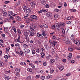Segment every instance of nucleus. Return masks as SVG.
I'll use <instances>...</instances> for the list:
<instances>
[{
    "instance_id": "nucleus-52",
    "label": "nucleus",
    "mask_w": 80,
    "mask_h": 80,
    "mask_svg": "<svg viewBox=\"0 0 80 80\" xmlns=\"http://www.w3.org/2000/svg\"><path fill=\"white\" fill-rule=\"evenodd\" d=\"M38 43L39 45V46H40L42 45V44H41V42H40V41H38Z\"/></svg>"
},
{
    "instance_id": "nucleus-43",
    "label": "nucleus",
    "mask_w": 80,
    "mask_h": 80,
    "mask_svg": "<svg viewBox=\"0 0 80 80\" xmlns=\"http://www.w3.org/2000/svg\"><path fill=\"white\" fill-rule=\"evenodd\" d=\"M15 75H16V76H17V77H20V74L18 73H16L15 74Z\"/></svg>"
},
{
    "instance_id": "nucleus-5",
    "label": "nucleus",
    "mask_w": 80,
    "mask_h": 80,
    "mask_svg": "<svg viewBox=\"0 0 80 80\" xmlns=\"http://www.w3.org/2000/svg\"><path fill=\"white\" fill-rule=\"evenodd\" d=\"M22 8H23L24 12H25V11L27 10V8H28V6H26L24 5L22 6Z\"/></svg>"
},
{
    "instance_id": "nucleus-7",
    "label": "nucleus",
    "mask_w": 80,
    "mask_h": 80,
    "mask_svg": "<svg viewBox=\"0 0 80 80\" xmlns=\"http://www.w3.org/2000/svg\"><path fill=\"white\" fill-rule=\"evenodd\" d=\"M33 31H35V29L32 28V27H30V30H28V33H31L32 32H33Z\"/></svg>"
},
{
    "instance_id": "nucleus-54",
    "label": "nucleus",
    "mask_w": 80,
    "mask_h": 80,
    "mask_svg": "<svg viewBox=\"0 0 80 80\" xmlns=\"http://www.w3.org/2000/svg\"><path fill=\"white\" fill-rule=\"evenodd\" d=\"M45 1L43 0L41 1V3L42 4H43V5H44V3H45Z\"/></svg>"
},
{
    "instance_id": "nucleus-51",
    "label": "nucleus",
    "mask_w": 80,
    "mask_h": 80,
    "mask_svg": "<svg viewBox=\"0 0 80 80\" xmlns=\"http://www.w3.org/2000/svg\"><path fill=\"white\" fill-rule=\"evenodd\" d=\"M7 15V12H5L3 13V15L4 16H6Z\"/></svg>"
},
{
    "instance_id": "nucleus-13",
    "label": "nucleus",
    "mask_w": 80,
    "mask_h": 80,
    "mask_svg": "<svg viewBox=\"0 0 80 80\" xmlns=\"http://www.w3.org/2000/svg\"><path fill=\"white\" fill-rule=\"evenodd\" d=\"M8 16H11V15H13V12H12V11H8Z\"/></svg>"
},
{
    "instance_id": "nucleus-2",
    "label": "nucleus",
    "mask_w": 80,
    "mask_h": 80,
    "mask_svg": "<svg viewBox=\"0 0 80 80\" xmlns=\"http://www.w3.org/2000/svg\"><path fill=\"white\" fill-rule=\"evenodd\" d=\"M61 30L62 31V37H65V28H61Z\"/></svg>"
},
{
    "instance_id": "nucleus-22",
    "label": "nucleus",
    "mask_w": 80,
    "mask_h": 80,
    "mask_svg": "<svg viewBox=\"0 0 80 80\" xmlns=\"http://www.w3.org/2000/svg\"><path fill=\"white\" fill-rule=\"evenodd\" d=\"M46 58L47 60H50V58H51V55H48V56L46 57Z\"/></svg>"
},
{
    "instance_id": "nucleus-56",
    "label": "nucleus",
    "mask_w": 80,
    "mask_h": 80,
    "mask_svg": "<svg viewBox=\"0 0 80 80\" xmlns=\"http://www.w3.org/2000/svg\"><path fill=\"white\" fill-rule=\"evenodd\" d=\"M39 27L40 28H43V26L41 24H40L39 25Z\"/></svg>"
},
{
    "instance_id": "nucleus-36",
    "label": "nucleus",
    "mask_w": 80,
    "mask_h": 80,
    "mask_svg": "<svg viewBox=\"0 0 80 80\" xmlns=\"http://www.w3.org/2000/svg\"><path fill=\"white\" fill-rule=\"evenodd\" d=\"M52 38L53 40H56L57 39V36L55 35H53L52 37Z\"/></svg>"
},
{
    "instance_id": "nucleus-62",
    "label": "nucleus",
    "mask_w": 80,
    "mask_h": 80,
    "mask_svg": "<svg viewBox=\"0 0 80 80\" xmlns=\"http://www.w3.org/2000/svg\"><path fill=\"white\" fill-rule=\"evenodd\" d=\"M41 55L42 56H45V53L43 52H42L41 53Z\"/></svg>"
},
{
    "instance_id": "nucleus-27",
    "label": "nucleus",
    "mask_w": 80,
    "mask_h": 80,
    "mask_svg": "<svg viewBox=\"0 0 80 80\" xmlns=\"http://www.w3.org/2000/svg\"><path fill=\"white\" fill-rule=\"evenodd\" d=\"M10 48H6V50L7 53H8V52H9V51L10 50Z\"/></svg>"
},
{
    "instance_id": "nucleus-55",
    "label": "nucleus",
    "mask_w": 80,
    "mask_h": 80,
    "mask_svg": "<svg viewBox=\"0 0 80 80\" xmlns=\"http://www.w3.org/2000/svg\"><path fill=\"white\" fill-rule=\"evenodd\" d=\"M10 3V1H5L4 2V3L5 4H7L8 3Z\"/></svg>"
},
{
    "instance_id": "nucleus-58",
    "label": "nucleus",
    "mask_w": 80,
    "mask_h": 80,
    "mask_svg": "<svg viewBox=\"0 0 80 80\" xmlns=\"http://www.w3.org/2000/svg\"><path fill=\"white\" fill-rule=\"evenodd\" d=\"M43 26L46 28H48V25H47L45 24L44 25H43Z\"/></svg>"
},
{
    "instance_id": "nucleus-59",
    "label": "nucleus",
    "mask_w": 80,
    "mask_h": 80,
    "mask_svg": "<svg viewBox=\"0 0 80 80\" xmlns=\"http://www.w3.org/2000/svg\"><path fill=\"white\" fill-rule=\"evenodd\" d=\"M44 36H42L40 37V39H41V40H43L44 39Z\"/></svg>"
},
{
    "instance_id": "nucleus-61",
    "label": "nucleus",
    "mask_w": 80,
    "mask_h": 80,
    "mask_svg": "<svg viewBox=\"0 0 80 80\" xmlns=\"http://www.w3.org/2000/svg\"><path fill=\"white\" fill-rule=\"evenodd\" d=\"M0 11L1 13H3V12H4V11H3V10L2 9H0Z\"/></svg>"
},
{
    "instance_id": "nucleus-3",
    "label": "nucleus",
    "mask_w": 80,
    "mask_h": 80,
    "mask_svg": "<svg viewBox=\"0 0 80 80\" xmlns=\"http://www.w3.org/2000/svg\"><path fill=\"white\" fill-rule=\"evenodd\" d=\"M30 18L33 20H38V17L35 15H31Z\"/></svg>"
},
{
    "instance_id": "nucleus-63",
    "label": "nucleus",
    "mask_w": 80,
    "mask_h": 80,
    "mask_svg": "<svg viewBox=\"0 0 80 80\" xmlns=\"http://www.w3.org/2000/svg\"><path fill=\"white\" fill-rule=\"evenodd\" d=\"M25 27L24 25H21L20 26V28H23V27Z\"/></svg>"
},
{
    "instance_id": "nucleus-29",
    "label": "nucleus",
    "mask_w": 80,
    "mask_h": 80,
    "mask_svg": "<svg viewBox=\"0 0 80 80\" xmlns=\"http://www.w3.org/2000/svg\"><path fill=\"white\" fill-rule=\"evenodd\" d=\"M65 23H63V22H62L61 23H60L59 24V26L60 27H64V26H65Z\"/></svg>"
},
{
    "instance_id": "nucleus-9",
    "label": "nucleus",
    "mask_w": 80,
    "mask_h": 80,
    "mask_svg": "<svg viewBox=\"0 0 80 80\" xmlns=\"http://www.w3.org/2000/svg\"><path fill=\"white\" fill-rule=\"evenodd\" d=\"M46 15L48 17H51L52 16V13L50 12H47Z\"/></svg>"
},
{
    "instance_id": "nucleus-20",
    "label": "nucleus",
    "mask_w": 80,
    "mask_h": 80,
    "mask_svg": "<svg viewBox=\"0 0 80 80\" xmlns=\"http://www.w3.org/2000/svg\"><path fill=\"white\" fill-rule=\"evenodd\" d=\"M4 78L6 80H10V77L7 76H4Z\"/></svg>"
},
{
    "instance_id": "nucleus-39",
    "label": "nucleus",
    "mask_w": 80,
    "mask_h": 80,
    "mask_svg": "<svg viewBox=\"0 0 80 80\" xmlns=\"http://www.w3.org/2000/svg\"><path fill=\"white\" fill-rule=\"evenodd\" d=\"M53 16L55 18H58V15L57 14H54Z\"/></svg>"
},
{
    "instance_id": "nucleus-16",
    "label": "nucleus",
    "mask_w": 80,
    "mask_h": 80,
    "mask_svg": "<svg viewBox=\"0 0 80 80\" xmlns=\"http://www.w3.org/2000/svg\"><path fill=\"white\" fill-rule=\"evenodd\" d=\"M16 19L17 21H21V18H20L19 16H18L16 17Z\"/></svg>"
},
{
    "instance_id": "nucleus-48",
    "label": "nucleus",
    "mask_w": 80,
    "mask_h": 80,
    "mask_svg": "<svg viewBox=\"0 0 80 80\" xmlns=\"http://www.w3.org/2000/svg\"><path fill=\"white\" fill-rule=\"evenodd\" d=\"M41 78L42 80H45V77L44 76H42L41 77Z\"/></svg>"
},
{
    "instance_id": "nucleus-6",
    "label": "nucleus",
    "mask_w": 80,
    "mask_h": 80,
    "mask_svg": "<svg viewBox=\"0 0 80 80\" xmlns=\"http://www.w3.org/2000/svg\"><path fill=\"white\" fill-rule=\"evenodd\" d=\"M56 28L58 30H60L62 28V27L60 25H58V23H56Z\"/></svg>"
},
{
    "instance_id": "nucleus-38",
    "label": "nucleus",
    "mask_w": 80,
    "mask_h": 80,
    "mask_svg": "<svg viewBox=\"0 0 80 80\" xmlns=\"http://www.w3.org/2000/svg\"><path fill=\"white\" fill-rule=\"evenodd\" d=\"M27 70L28 72H32L33 70L31 68H28L27 69Z\"/></svg>"
},
{
    "instance_id": "nucleus-46",
    "label": "nucleus",
    "mask_w": 80,
    "mask_h": 80,
    "mask_svg": "<svg viewBox=\"0 0 80 80\" xmlns=\"http://www.w3.org/2000/svg\"><path fill=\"white\" fill-rule=\"evenodd\" d=\"M23 47L24 48H27L28 47V45L26 44H24L23 45Z\"/></svg>"
},
{
    "instance_id": "nucleus-8",
    "label": "nucleus",
    "mask_w": 80,
    "mask_h": 80,
    "mask_svg": "<svg viewBox=\"0 0 80 80\" xmlns=\"http://www.w3.org/2000/svg\"><path fill=\"white\" fill-rule=\"evenodd\" d=\"M42 35L43 37L47 36V32L46 31L43 30L42 31Z\"/></svg>"
},
{
    "instance_id": "nucleus-14",
    "label": "nucleus",
    "mask_w": 80,
    "mask_h": 80,
    "mask_svg": "<svg viewBox=\"0 0 80 80\" xmlns=\"http://www.w3.org/2000/svg\"><path fill=\"white\" fill-rule=\"evenodd\" d=\"M35 35V33L34 32H32L30 33L29 35V37H33V36Z\"/></svg>"
},
{
    "instance_id": "nucleus-10",
    "label": "nucleus",
    "mask_w": 80,
    "mask_h": 80,
    "mask_svg": "<svg viewBox=\"0 0 80 80\" xmlns=\"http://www.w3.org/2000/svg\"><path fill=\"white\" fill-rule=\"evenodd\" d=\"M31 6L33 8H35V2H31Z\"/></svg>"
},
{
    "instance_id": "nucleus-24",
    "label": "nucleus",
    "mask_w": 80,
    "mask_h": 80,
    "mask_svg": "<svg viewBox=\"0 0 80 80\" xmlns=\"http://www.w3.org/2000/svg\"><path fill=\"white\" fill-rule=\"evenodd\" d=\"M55 63V60L54 59H51L50 60V63L51 64H53Z\"/></svg>"
},
{
    "instance_id": "nucleus-57",
    "label": "nucleus",
    "mask_w": 80,
    "mask_h": 80,
    "mask_svg": "<svg viewBox=\"0 0 80 80\" xmlns=\"http://www.w3.org/2000/svg\"><path fill=\"white\" fill-rule=\"evenodd\" d=\"M39 48H38L36 50V52H37V53H39Z\"/></svg>"
},
{
    "instance_id": "nucleus-45",
    "label": "nucleus",
    "mask_w": 80,
    "mask_h": 80,
    "mask_svg": "<svg viewBox=\"0 0 80 80\" xmlns=\"http://www.w3.org/2000/svg\"><path fill=\"white\" fill-rule=\"evenodd\" d=\"M68 50L69 52H72V51H73V49H72V48H69Z\"/></svg>"
},
{
    "instance_id": "nucleus-41",
    "label": "nucleus",
    "mask_w": 80,
    "mask_h": 80,
    "mask_svg": "<svg viewBox=\"0 0 80 80\" xmlns=\"http://www.w3.org/2000/svg\"><path fill=\"white\" fill-rule=\"evenodd\" d=\"M38 73H43V70L38 71Z\"/></svg>"
},
{
    "instance_id": "nucleus-4",
    "label": "nucleus",
    "mask_w": 80,
    "mask_h": 80,
    "mask_svg": "<svg viewBox=\"0 0 80 80\" xmlns=\"http://www.w3.org/2000/svg\"><path fill=\"white\" fill-rule=\"evenodd\" d=\"M24 52L25 53L27 54L28 53H29L30 52V50L29 49L25 48L24 50Z\"/></svg>"
},
{
    "instance_id": "nucleus-64",
    "label": "nucleus",
    "mask_w": 80,
    "mask_h": 80,
    "mask_svg": "<svg viewBox=\"0 0 80 80\" xmlns=\"http://www.w3.org/2000/svg\"><path fill=\"white\" fill-rule=\"evenodd\" d=\"M67 24H68V23H72V22L70 21H68L66 22Z\"/></svg>"
},
{
    "instance_id": "nucleus-28",
    "label": "nucleus",
    "mask_w": 80,
    "mask_h": 80,
    "mask_svg": "<svg viewBox=\"0 0 80 80\" xmlns=\"http://www.w3.org/2000/svg\"><path fill=\"white\" fill-rule=\"evenodd\" d=\"M40 51L41 52H44L45 50V49L43 48H41V49H40Z\"/></svg>"
},
{
    "instance_id": "nucleus-34",
    "label": "nucleus",
    "mask_w": 80,
    "mask_h": 80,
    "mask_svg": "<svg viewBox=\"0 0 80 80\" xmlns=\"http://www.w3.org/2000/svg\"><path fill=\"white\" fill-rule=\"evenodd\" d=\"M37 28V26L36 25H33L32 26V28H33V29H35V28Z\"/></svg>"
},
{
    "instance_id": "nucleus-30",
    "label": "nucleus",
    "mask_w": 80,
    "mask_h": 80,
    "mask_svg": "<svg viewBox=\"0 0 80 80\" xmlns=\"http://www.w3.org/2000/svg\"><path fill=\"white\" fill-rule=\"evenodd\" d=\"M15 71L17 73H19L20 72V68H16L15 69Z\"/></svg>"
},
{
    "instance_id": "nucleus-18",
    "label": "nucleus",
    "mask_w": 80,
    "mask_h": 80,
    "mask_svg": "<svg viewBox=\"0 0 80 80\" xmlns=\"http://www.w3.org/2000/svg\"><path fill=\"white\" fill-rule=\"evenodd\" d=\"M18 33V36H20L21 35V33H22V32H21V31L20 29H18L17 30Z\"/></svg>"
},
{
    "instance_id": "nucleus-33",
    "label": "nucleus",
    "mask_w": 80,
    "mask_h": 80,
    "mask_svg": "<svg viewBox=\"0 0 80 80\" xmlns=\"http://www.w3.org/2000/svg\"><path fill=\"white\" fill-rule=\"evenodd\" d=\"M28 32H24V35L25 36H27L28 35Z\"/></svg>"
},
{
    "instance_id": "nucleus-32",
    "label": "nucleus",
    "mask_w": 80,
    "mask_h": 80,
    "mask_svg": "<svg viewBox=\"0 0 80 80\" xmlns=\"http://www.w3.org/2000/svg\"><path fill=\"white\" fill-rule=\"evenodd\" d=\"M32 55H35V54L36 53V52H35V50L34 49H32Z\"/></svg>"
},
{
    "instance_id": "nucleus-26",
    "label": "nucleus",
    "mask_w": 80,
    "mask_h": 80,
    "mask_svg": "<svg viewBox=\"0 0 80 80\" xmlns=\"http://www.w3.org/2000/svg\"><path fill=\"white\" fill-rule=\"evenodd\" d=\"M4 29V31L6 33H8V28L5 27Z\"/></svg>"
},
{
    "instance_id": "nucleus-11",
    "label": "nucleus",
    "mask_w": 80,
    "mask_h": 80,
    "mask_svg": "<svg viewBox=\"0 0 80 80\" xmlns=\"http://www.w3.org/2000/svg\"><path fill=\"white\" fill-rule=\"evenodd\" d=\"M14 46L15 47H17V49H19V50H20V44L17 43L15 44Z\"/></svg>"
},
{
    "instance_id": "nucleus-12",
    "label": "nucleus",
    "mask_w": 80,
    "mask_h": 80,
    "mask_svg": "<svg viewBox=\"0 0 80 80\" xmlns=\"http://www.w3.org/2000/svg\"><path fill=\"white\" fill-rule=\"evenodd\" d=\"M72 41H75V36L73 34H72L71 37H70Z\"/></svg>"
},
{
    "instance_id": "nucleus-23",
    "label": "nucleus",
    "mask_w": 80,
    "mask_h": 80,
    "mask_svg": "<svg viewBox=\"0 0 80 80\" xmlns=\"http://www.w3.org/2000/svg\"><path fill=\"white\" fill-rule=\"evenodd\" d=\"M52 45L53 46L57 47V42L55 41H53L52 42Z\"/></svg>"
},
{
    "instance_id": "nucleus-15",
    "label": "nucleus",
    "mask_w": 80,
    "mask_h": 80,
    "mask_svg": "<svg viewBox=\"0 0 80 80\" xmlns=\"http://www.w3.org/2000/svg\"><path fill=\"white\" fill-rule=\"evenodd\" d=\"M50 6H51V7H54L55 6V3L54 2H51L50 3Z\"/></svg>"
},
{
    "instance_id": "nucleus-1",
    "label": "nucleus",
    "mask_w": 80,
    "mask_h": 80,
    "mask_svg": "<svg viewBox=\"0 0 80 80\" xmlns=\"http://www.w3.org/2000/svg\"><path fill=\"white\" fill-rule=\"evenodd\" d=\"M64 41L66 42V43L68 44V45H71L72 44V42L69 41V39L67 38H64Z\"/></svg>"
},
{
    "instance_id": "nucleus-53",
    "label": "nucleus",
    "mask_w": 80,
    "mask_h": 80,
    "mask_svg": "<svg viewBox=\"0 0 80 80\" xmlns=\"http://www.w3.org/2000/svg\"><path fill=\"white\" fill-rule=\"evenodd\" d=\"M3 65V63L2 62H0V67Z\"/></svg>"
},
{
    "instance_id": "nucleus-40",
    "label": "nucleus",
    "mask_w": 80,
    "mask_h": 80,
    "mask_svg": "<svg viewBox=\"0 0 80 80\" xmlns=\"http://www.w3.org/2000/svg\"><path fill=\"white\" fill-rule=\"evenodd\" d=\"M25 39L26 40V42H28L29 41V39H28V37L26 36L25 37Z\"/></svg>"
},
{
    "instance_id": "nucleus-47",
    "label": "nucleus",
    "mask_w": 80,
    "mask_h": 80,
    "mask_svg": "<svg viewBox=\"0 0 80 80\" xmlns=\"http://www.w3.org/2000/svg\"><path fill=\"white\" fill-rule=\"evenodd\" d=\"M12 30H14L15 33H16L17 32V29H16L15 28L13 27L12 28Z\"/></svg>"
},
{
    "instance_id": "nucleus-42",
    "label": "nucleus",
    "mask_w": 80,
    "mask_h": 80,
    "mask_svg": "<svg viewBox=\"0 0 80 80\" xmlns=\"http://www.w3.org/2000/svg\"><path fill=\"white\" fill-rule=\"evenodd\" d=\"M56 23H55V25H53L52 26V29H54V28H56Z\"/></svg>"
},
{
    "instance_id": "nucleus-17",
    "label": "nucleus",
    "mask_w": 80,
    "mask_h": 80,
    "mask_svg": "<svg viewBox=\"0 0 80 80\" xmlns=\"http://www.w3.org/2000/svg\"><path fill=\"white\" fill-rule=\"evenodd\" d=\"M72 53H70L68 55V58L69 60H71L72 58Z\"/></svg>"
},
{
    "instance_id": "nucleus-60",
    "label": "nucleus",
    "mask_w": 80,
    "mask_h": 80,
    "mask_svg": "<svg viewBox=\"0 0 80 80\" xmlns=\"http://www.w3.org/2000/svg\"><path fill=\"white\" fill-rule=\"evenodd\" d=\"M71 75V73H67L66 74V76H67V77H68V76H70Z\"/></svg>"
},
{
    "instance_id": "nucleus-31",
    "label": "nucleus",
    "mask_w": 80,
    "mask_h": 80,
    "mask_svg": "<svg viewBox=\"0 0 80 80\" xmlns=\"http://www.w3.org/2000/svg\"><path fill=\"white\" fill-rule=\"evenodd\" d=\"M30 23V19H27L26 20V23H27V24H28V23Z\"/></svg>"
},
{
    "instance_id": "nucleus-25",
    "label": "nucleus",
    "mask_w": 80,
    "mask_h": 80,
    "mask_svg": "<svg viewBox=\"0 0 80 80\" xmlns=\"http://www.w3.org/2000/svg\"><path fill=\"white\" fill-rule=\"evenodd\" d=\"M58 68H59V70H60V71H62V70H63V69H64V67L63 66H60V67H59Z\"/></svg>"
},
{
    "instance_id": "nucleus-50",
    "label": "nucleus",
    "mask_w": 80,
    "mask_h": 80,
    "mask_svg": "<svg viewBox=\"0 0 80 80\" xmlns=\"http://www.w3.org/2000/svg\"><path fill=\"white\" fill-rule=\"evenodd\" d=\"M4 58L6 60H7L8 59V56L7 55H6L4 56Z\"/></svg>"
},
{
    "instance_id": "nucleus-44",
    "label": "nucleus",
    "mask_w": 80,
    "mask_h": 80,
    "mask_svg": "<svg viewBox=\"0 0 80 80\" xmlns=\"http://www.w3.org/2000/svg\"><path fill=\"white\" fill-rule=\"evenodd\" d=\"M71 12H76V10L74 9H70Z\"/></svg>"
},
{
    "instance_id": "nucleus-49",
    "label": "nucleus",
    "mask_w": 80,
    "mask_h": 80,
    "mask_svg": "<svg viewBox=\"0 0 80 80\" xmlns=\"http://www.w3.org/2000/svg\"><path fill=\"white\" fill-rule=\"evenodd\" d=\"M19 54L21 56H23V52L21 51L19 52Z\"/></svg>"
},
{
    "instance_id": "nucleus-21",
    "label": "nucleus",
    "mask_w": 80,
    "mask_h": 80,
    "mask_svg": "<svg viewBox=\"0 0 80 80\" xmlns=\"http://www.w3.org/2000/svg\"><path fill=\"white\" fill-rule=\"evenodd\" d=\"M25 12H26L27 13H30L31 12V9L30 8H29L28 9H27V10L25 11Z\"/></svg>"
},
{
    "instance_id": "nucleus-35",
    "label": "nucleus",
    "mask_w": 80,
    "mask_h": 80,
    "mask_svg": "<svg viewBox=\"0 0 80 80\" xmlns=\"http://www.w3.org/2000/svg\"><path fill=\"white\" fill-rule=\"evenodd\" d=\"M9 21V20L7 18H6L5 19L3 22H4V23H5L6 22H8Z\"/></svg>"
},
{
    "instance_id": "nucleus-19",
    "label": "nucleus",
    "mask_w": 80,
    "mask_h": 80,
    "mask_svg": "<svg viewBox=\"0 0 80 80\" xmlns=\"http://www.w3.org/2000/svg\"><path fill=\"white\" fill-rule=\"evenodd\" d=\"M45 47L47 50H50V47L48 45H45Z\"/></svg>"
},
{
    "instance_id": "nucleus-37",
    "label": "nucleus",
    "mask_w": 80,
    "mask_h": 80,
    "mask_svg": "<svg viewBox=\"0 0 80 80\" xmlns=\"http://www.w3.org/2000/svg\"><path fill=\"white\" fill-rule=\"evenodd\" d=\"M42 33L40 34L39 32H38L37 33V37H41V36H42Z\"/></svg>"
}]
</instances>
